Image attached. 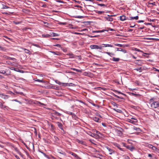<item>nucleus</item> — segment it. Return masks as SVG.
<instances>
[{"instance_id": "nucleus-1", "label": "nucleus", "mask_w": 159, "mask_h": 159, "mask_svg": "<svg viewBox=\"0 0 159 159\" xmlns=\"http://www.w3.org/2000/svg\"><path fill=\"white\" fill-rule=\"evenodd\" d=\"M153 98H152L150 100V103L151 104V107L154 108H157L159 107V101H153Z\"/></svg>"}, {"instance_id": "nucleus-2", "label": "nucleus", "mask_w": 159, "mask_h": 159, "mask_svg": "<svg viewBox=\"0 0 159 159\" xmlns=\"http://www.w3.org/2000/svg\"><path fill=\"white\" fill-rule=\"evenodd\" d=\"M118 129L115 130V132L118 135L120 136L122 134V131L123 129L119 127H118Z\"/></svg>"}, {"instance_id": "nucleus-3", "label": "nucleus", "mask_w": 159, "mask_h": 159, "mask_svg": "<svg viewBox=\"0 0 159 159\" xmlns=\"http://www.w3.org/2000/svg\"><path fill=\"white\" fill-rule=\"evenodd\" d=\"M90 48L91 49H101L102 48V46H99L98 45H92L90 46Z\"/></svg>"}, {"instance_id": "nucleus-4", "label": "nucleus", "mask_w": 159, "mask_h": 159, "mask_svg": "<svg viewBox=\"0 0 159 159\" xmlns=\"http://www.w3.org/2000/svg\"><path fill=\"white\" fill-rule=\"evenodd\" d=\"M120 20L121 21H124L125 20H129V18L128 17H126L125 16L123 15L120 16Z\"/></svg>"}, {"instance_id": "nucleus-5", "label": "nucleus", "mask_w": 159, "mask_h": 159, "mask_svg": "<svg viewBox=\"0 0 159 159\" xmlns=\"http://www.w3.org/2000/svg\"><path fill=\"white\" fill-rule=\"evenodd\" d=\"M134 63L135 64H137L139 66H141L143 64V63L142 62V61L140 60L135 61Z\"/></svg>"}, {"instance_id": "nucleus-6", "label": "nucleus", "mask_w": 159, "mask_h": 159, "mask_svg": "<svg viewBox=\"0 0 159 159\" xmlns=\"http://www.w3.org/2000/svg\"><path fill=\"white\" fill-rule=\"evenodd\" d=\"M87 134L89 135L92 137L93 138H96L95 137H97V135L93 133L90 131H88L86 132Z\"/></svg>"}, {"instance_id": "nucleus-7", "label": "nucleus", "mask_w": 159, "mask_h": 159, "mask_svg": "<svg viewBox=\"0 0 159 159\" xmlns=\"http://www.w3.org/2000/svg\"><path fill=\"white\" fill-rule=\"evenodd\" d=\"M114 16V15H108V17H105L104 18H105V19L107 20L108 21H111L113 20V18L111 17H110V16Z\"/></svg>"}, {"instance_id": "nucleus-8", "label": "nucleus", "mask_w": 159, "mask_h": 159, "mask_svg": "<svg viewBox=\"0 0 159 159\" xmlns=\"http://www.w3.org/2000/svg\"><path fill=\"white\" fill-rule=\"evenodd\" d=\"M57 126L58 127L61 129L63 130V125L61 123L59 122H57Z\"/></svg>"}, {"instance_id": "nucleus-9", "label": "nucleus", "mask_w": 159, "mask_h": 159, "mask_svg": "<svg viewBox=\"0 0 159 159\" xmlns=\"http://www.w3.org/2000/svg\"><path fill=\"white\" fill-rule=\"evenodd\" d=\"M107 149L108 151V152L109 154L111 155L114 152V151L113 150L107 147Z\"/></svg>"}, {"instance_id": "nucleus-10", "label": "nucleus", "mask_w": 159, "mask_h": 159, "mask_svg": "<svg viewBox=\"0 0 159 159\" xmlns=\"http://www.w3.org/2000/svg\"><path fill=\"white\" fill-rule=\"evenodd\" d=\"M50 36H51L54 37V36H59V34H58L57 33L52 32H50Z\"/></svg>"}, {"instance_id": "nucleus-11", "label": "nucleus", "mask_w": 159, "mask_h": 159, "mask_svg": "<svg viewBox=\"0 0 159 159\" xmlns=\"http://www.w3.org/2000/svg\"><path fill=\"white\" fill-rule=\"evenodd\" d=\"M115 145L120 150L124 151L125 150H124L123 148H120V146L118 144L116 143L115 144Z\"/></svg>"}, {"instance_id": "nucleus-12", "label": "nucleus", "mask_w": 159, "mask_h": 159, "mask_svg": "<svg viewBox=\"0 0 159 159\" xmlns=\"http://www.w3.org/2000/svg\"><path fill=\"white\" fill-rule=\"evenodd\" d=\"M116 48L117 49V51H121L122 52L124 53H126L127 52L125 50L121 48Z\"/></svg>"}, {"instance_id": "nucleus-13", "label": "nucleus", "mask_w": 159, "mask_h": 159, "mask_svg": "<svg viewBox=\"0 0 159 159\" xmlns=\"http://www.w3.org/2000/svg\"><path fill=\"white\" fill-rule=\"evenodd\" d=\"M52 114L53 115L57 116H60L61 115V114H60V113L58 112L57 111L55 110H54L53 111V113H52Z\"/></svg>"}, {"instance_id": "nucleus-14", "label": "nucleus", "mask_w": 159, "mask_h": 159, "mask_svg": "<svg viewBox=\"0 0 159 159\" xmlns=\"http://www.w3.org/2000/svg\"><path fill=\"white\" fill-rule=\"evenodd\" d=\"M66 55L69 56L70 58H75V55L72 53H69L66 54Z\"/></svg>"}, {"instance_id": "nucleus-15", "label": "nucleus", "mask_w": 159, "mask_h": 159, "mask_svg": "<svg viewBox=\"0 0 159 159\" xmlns=\"http://www.w3.org/2000/svg\"><path fill=\"white\" fill-rule=\"evenodd\" d=\"M129 18V20H132L134 19L136 20H137L139 19V16H136L135 17H133L130 16Z\"/></svg>"}, {"instance_id": "nucleus-16", "label": "nucleus", "mask_w": 159, "mask_h": 159, "mask_svg": "<svg viewBox=\"0 0 159 159\" xmlns=\"http://www.w3.org/2000/svg\"><path fill=\"white\" fill-rule=\"evenodd\" d=\"M57 152L59 153L62 154L65 156L66 155V153H65V152H63L61 150L57 149Z\"/></svg>"}, {"instance_id": "nucleus-17", "label": "nucleus", "mask_w": 159, "mask_h": 159, "mask_svg": "<svg viewBox=\"0 0 159 159\" xmlns=\"http://www.w3.org/2000/svg\"><path fill=\"white\" fill-rule=\"evenodd\" d=\"M92 119L95 121L98 122H99V120H100V119L96 117H93Z\"/></svg>"}, {"instance_id": "nucleus-18", "label": "nucleus", "mask_w": 159, "mask_h": 159, "mask_svg": "<svg viewBox=\"0 0 159 159\" xmlns=\"http://www.w3.org/2000/svg\"><path fill=\"white\" fill-rule=\"evenodd\" d=\"M143 69L142 67H140L139 68H135L134 69V70H135L137 71H139V72H142Z\"/></svg>"}, {"instance_id": "nucleus-19", "label": "nucleus", "mask_w": 159, "mask_h": 159, "mask_svg": "<svg viewBox=\"0 0 159 159\" xmlns=\"http://www.w3.org/2000/svg\"><path fill=\"white\" fill-rule=\"evenodd\" d=\"M103 45H104V46H102L103 47H113V46L111 44H102Z\"/></svg>"}, {"instance_id": "nucleus-20", "label": "nucleus", "mask_w": 159, "mask_h": 159, "mask_svg": "<svg viewBox=\"0 0 159 159\" xmlns=\"http://www.w3.org/2000/svg\"><path fill=\"white\" fill-rule=\"evenodd\" d=\"M51 52L55 55L58 56L61 55V53L58 52L51 51Z\"/></svg>"}, {"instance_id": "nucleus-21", "label": "nucleus", "mask_w": 159, "mask_h": 159, "mask_svg": "<svg viewBox=\"0 0 159 159\" xmlns=\"http://www.w3.org/2000/svg\"><path fill=\"white\" fill-rule=\"evenodd\" d=\"M111 60L114 61H118L120 60V59L118 58H115L113 57V58L111 59Z\"/></svg>"}, {"instance_id": "nucleus-22", "label": "nucleus", "mask_w": 159, "mask_h": 159, "mask_svg": "<svg viewBox=\"0 0 159 159\" xmlns=\"http://www.w3.org/2000/svg\"><path fill=\"white\" fill-rule=\"evenodd\" d=\"M129 122L133 124H135V123L137 122V120H132L131 119H129Z\"/></svg>"}, {"instance_id": "nucleus-23", "label": "nucleus", "mask_w": 159, "mask_h": 159, "mask_svg": "<svg viewBox=\"0 0 159 159\" xmlns=\"http://www.w3.org/2000/svg\"><path fill=\"white\" fill-rule=\"evenodd\" d=\"M0 73L2 74H5L6 75H10L9 74H7L6 73V71L4 70H0Z\"/></svg>"}, {"instance_id": "nucleus-24", "label": "nucleus", "mask_w": 159, "mask_h": 159, "mask_svg": "<svg viewBox=\"0 0 159 159\" xmlns=\"http://www.w3.org/2000/svg\"><path fill=\"white\" fill-rule=\"evenodd\" d=\"M42 36L43 38H49L50 37V34H43L42 35Z\"/></svg>"}, {"instance_id": "nucleus-25", "label": "nucleus", "mask_w": 159, "mask_h": 159, "mask_svg": "<svg viewBox=\"0 0 159 159\" xmlns=\"http://www.w3.org/2000/svg\"><path fill=\"white\" fill-rule=\"evenodd\" d=\"M76 142H78L79 143L83 144H84V142L81 140L77 139H76Z\"/></svg>"}, {"instance_id": "nucleus-26", "label": "nucleus", "mask_w": 159, "mask_h": 159, "mask_svg": "<svg viewBox=\"0 0 159 159\" xmlns=\"http://www.w3.org/2000/svg\"><path fill=\"white\" fill-rule=\"evenodd\" d=\"M8 98V95H4L3 94H2V97H1L2 98L4 99H7Z\"/></svg>"}, {"instance_id": "nucleus-27", "label": "nucleus", "mask_w": 159, "mask_h": 159, "mask_svg": "<svg viewBox=\"0 0 159 159\" xmlns=\"http://www.w3.org/2000/svg\"><path fill=\"white\" fill-rule=\"evenodd\" d=\"M71 69L74 71H76L77 72H82V70H81L77 69H76L74 68H71Z\"/></svg>"}, {"instance_id": "nucleus-28", "label": "nucleus", "mask_w": 159, "mask_h": 159, "mask_svg": "<svg viewBox=\"0 0 159 159\" xmlns=\"http://www.w3.org/2000/svg\"><path fill=\"white\" fill-rule=\"evenodd\" d=\"M113 91L116 92H117L121 94L124 95L125 96H126V95L125 94L123 93H122L121 92L119 91H117V90H114Z\"/></svg>"}, {"instance_id": "nucleus-29", "label": "nucleus", "mask_w": 159, "mask_h": 159, "mask_svg": "<svg viewBox=\"0 0 159 159\" xmlns=\"http://www.w3.org/2000/svg\"><path fill=\"white\" fill-rule=\"evenodd\" d=\"M9 107L6 106H4L3 105L2 107L1 108V109L3 110H8V108Z\"/></svg>"}, {"instance_id": "nucleus-30", "label": "nucleus", "mask_w": 159, "mask_h": 159, "mask_svg": "<svg viewBox=\"0 0 159 159\" xmlns=\"http://www.w3.org/2000/svg\"><path fill=\"white\" fill-rule=\"evenodd\" d=\"M9 69L11 70H14L16 71H17V70H18L19 69H18L16 68L12 67H10Z\"/></svg>"}, {"instance_id": "nucleus-31", "label": "nucleus", "mask_w": 159, "mask_h": 159, "mask_svg": "<svg viewBox=\"0 0 159 159\" xmlns=\"http://www.w3.org/2000/svg\"><path fill=\"white\" fill-rule=\"evenodd\" d=\"M95 11L96 13L98 14H101L102 13H104V11H98L97 10Z\"/></svg>"}, {"instance_id": "nucleus-32", "label": "nucleus", "mask_w": 159, "mask_h": 159, "mask_svg": "<svg viewBox=\"0 0 159 159\" xmlns=\"http://www.w3.org/2000/svg\"><path fill=\"white\" fill-rule=\"evenodd\" d=\"M97 4L100 6L101 7H107V5L103 4H100L99 3H97Z\"/></svg>"}, {"instance_id": "nucleus-33", "label": "nucleus", "mask_w": 159, "mask_h": 159, "mask_svg": "<svg viewBox=\"0 0 159 159\" xmlns=\"http://www.w3.org/2000/svg\"><path fill=\"white\" fill-rule=\"evenodd\" d=\"M105 53L107 54L108 55L110 56L111 57V55H114V54L112 53H111L108 52H105Z\"/></svg>"}, {"instance_id": "nucleus-34", "label": "nucleus", "mask_w": 159, "mask_h": 159, "mask_svg": "<svg viewBox=\"0 0 159 159\" xmlns=\"http://www.w3.org/2000/svg\"><path fill=\"white\" fill-rule=\"evenodd\" d=\"M35 81L41 83H43L44 81L43 80H40L37 78H35V80H34Z\"/></svg>"}, {"instance_id": "nucleus-35", "label": "nucleus", "mask_w": 159, "mask_h": 159, "mask_svg": "<svg viewBox=\"0 0 159 159\" xmlns=\"http://www.w3.org/2000/svg\"><path fill=\"white\" fill-rule=\"evenodd\" d=\"M96 132L97 134L96 135H97L98 136H100V135H102V134L97 130L96 131Z\"/></svg>"}, {"instance_id": "nucleus-36", "label": "nucleus", "mask_w": 159, "mask_h": 159, "mask_svg": "<svg viewBox=\"0 0 159 159\" xmlns=\"http://www.w3.org/2000/svg\"><path fill=\"white\" fill-rule=\"evenodd\" d=\"M70 153L75 157H78V155L75 153H74L73 152H70Z\"/></svg>"}, {"instance_id": "nucleus-37", "label": "nucleus", "mask_w": 159, "mask_h": 159, "mask_svg": "<svg viewBox=\"0 0 159 159\" xmlns=\"http://www.w3.org/2000/svg\"><path fill=\"white\" fill-rule=\"evenodd\" d=\"M2 101V102H0V108H1L2 107L3 104L5 103L3 101Z\"/></svg>"}, {"instance_id": "nucleus-38", "label": "nucleus", "mask_w": 159, "mask_h": 159, "mask_svg": "<svg viewBox=\"0 0 159 159\" xmlns=\"http://www.w3.org/2000/svg\"><path fill=\"white\" fill-rule=\"evenodd\" d=\"M150 145L152 146L151 148L153 150L157 151V148L156 147L153 146L152 145Z\"/></svg>"}, {"instance_id": "nucleus-39", "label": "nucleus", "mask_w": 159, "mask_h": 159, "mask_svg": "<svg viewBox=\"0 0 159 159\" xmlns=\"http://www.w3.org/2000/svg\"><path fill=\"white\" fill-rule=\"evenodd\" d=\"M34 104H35L38 105L39 104H41V105H43V104L42 103H41V102L38 101H36L34 102Z\"/></svg>"}, {"instance_id": "nucleus-40", "label": "nucleus", "mask_w": 159, "mask_h": 159, "mask_svg": "<svg viewBox=\"0 0 159 159\" xmlns=\"http://www.w3.org/2000/svg\"><path fill=\"white\" fill-rule=\"evenodd\" d=\"M114 45L115 46H119L120 47H122L123 46V45L122 44H118V43L114 44Z\"/></svg>"}, {"instance_id": "nucleus-41", "label": "nucleus", "mask_w": 159, "mask_h": 159, "mask_svg": "<svg viewBox=\"0 0 159 159\" xmlns=\"http://www.w3.org/2000/svg\"><path fill=\"white\" fill-rule=\"evenodd\" d=\"M134 149L135 148L133 146L131 145V146H130L129 150H130L131 151H133Z\"/></svg>"}, {"instance_id": "nucleus-42", "label": "nucleus", "mask_w": 159, "mask_h": 159, "mask_svg": "<svg viewBox=\"0 0 159 159\" xmlns=\"http://www.w3.org/2000/svg\"><path fill=\"white\" fill-rule=\"evenodd\" d=\"M50 88L53 89H58V87L57 86H52Z\"/></svg>"}, {"instance_id": "nucleus-43", "label": "nucleus", "mask_w": 159, "mask_h": 159, "mask_svg": "<svg viewBox=\"0 0 159 159\" xmlns=\"http://www.w3.org/2000/svg\"><path fill=\"white\" fill-rule=\"evenodd\" d=\"M134 129L136 131H139L140 130V129L139 128H137L135 127H134Z\"/></svg>"}, {"instance_id": "nucleus-44", "label": "nucleus", "mask_w": 159, "mask_h": 159, "mask_svg": "<svg viewBox=\"0 0 159 159\" xmlns=\"http://www.w3.org/2000/svg\"><path fill=\"white\" fill-rule=\"evenodd\" d=\"M9 8V7L4 5H3V7H2V8L3 9H7Z\"/></svg>"}, {"instance_id": "nucleus-45", "label": "nucleus", "mask_w": 159, "mask_h": 159, "mask_svg": "<svg viewBox=\"0 0 159 159\" xmlns=\"http://www.w3.org/2000/svg\"><path fill=\"white\" fill-rule=\"evenodd\" d=\"M75 18H77L82 19L84 18V16H75Z\"/></svg>"}, {"instance_id": "nucleus-46", "label": "nucleus", "mask_w": 159, "mask_h": 159, "mask_svg": "<svg viewBox=\"0 0 159 159\" xmlns=\"http://www.w3.org/2000/svg\"><path fill=\"white\" fill-rule=\"evenodd\" d=\"M24 50L25 51V53H29V52H30V51L29 50L26 49L25 48H24Z\"/></svg>"}, {"instance_id": "nucleus-47", "label": "nucleus", "mask_w": 159, "mask_h": 159, "mask_svg": "<svg viewBox=\"0 0 159 159\" xmlns=\"http://www.w3.org/2000/svg\"><path fill=\"white\" fill-rule=\"evenodd\" d=\"M55 82L58 84L61 85L62 83L57 80H55Z\"/></svg>"}, {"instance_id": "nucleus-48", "label": "nucleus", "mask_w": 159, "mask_h": 159, "mask_svg": "<svg viewBox=\"0 0 159 159\" xmlns=\"http://www.w3.org/2000/svg\"><path fill=\"white\" fill-rule=\"evenodd\" d=\"M113 110L115 111H117V112H119V113H120L121 111V110H119V109H116L114 108Z\"/></svg>"}, {"instance_id": "nucleus-49", "label": "nucleus", "mask_w": 159, "mask_h": 159, "mask_svg": "<svg viewBox=\"0 0 159 159\" xmlns=\"http://www.w3.org/2000/svg\"><path fill=\"white\" fill-rule=\"evenodd\" d=\"M8 59L10 60H13L14 61H15L16 60V59L15 58H12L11 57H9Z\"/></svg>"}, {"instance_id": "nucleus-50", "label": "nucleus", "mask_w": 159, "mask_h": 159, "mask_svg": "<svg viewBox=\"0 0 159 159\" xmlns=\"http://www.w3.org/2000/svg\"><path fill=\"white\" fill-rule=\"evenodd\" d=\"M155 3L156 2H152V3H148V4L149 5H152V6H156V5L155 4Z\"/></svg>"}, {"instance_id": "nucleus-51", "label": "nucleus", "mask_w": 159, "mask_h": 159, "mask_svg": "<svg viewBox=\"0 0 159 159\" xmlns=\"http://www.w3.org/2000/svg\"><path fill=\"white\" fill-rule=\"evenodd\" d=\"M111 103L114 106H116L117 107H118V105L115 102H113L112 103Z\"/></svg>"}, {"instance_id": "nucleus-52", "label": "nucleus", "mask_w": 159, "mask_h": 159, "mask_svg": "<svg viewBox=\"0 0 159 159\" xmlns=\"http://www.w3.org/2000/svg\"><path fill=\"white\" fill-rule=\"evenodd\" d=\"M71 116H72V117L74 119H75L76 118V116L74 113H73V114H72Z\"/></svg>"}, {"instance_id": "nucleus-53", "label": "nucleus", "mask_w": 159, "mask_h": 159, "mask_svg": "<svg viewBox=\"0 0 159 159\" xmlns=\"http://www.w3.org/2000/svg\"><path fill=\"white\" fill-rule=\"evenodd\" d=\"M32 45H33V46H36V47H40L39 46V45H38V44L33 43L32 44Z\"/></svg>"}, {"instance_id": "nucleus-54", "label": "nucleus", "mask_w": 159, "mask_h": 159, "mask_svg": "<svg viewBox=\"0 0 159 159\" xmlns=\"http://www.w3.org/2000/svg\"><path fill=\"white\" fill-rule=\"evenodd\" d=\"M124 157L125 159H130V158L128 156L125 155L124 156Z\"/></svg>"}, {"instance_id": "nucleus-55", "label": "nucleus", "mask_w": 159, "mask_h": 159, "mask_svg": "<svg viewBox=\"0 0 159 159\" xmlns=\"http://www.w3.org/2000/svg\"><path fill=\"white\" fill-rule=\"evenodd\" d=\"M23 143L24 144V145H25V147L26 148L28 149H29L30 148H29V147L27 146V145L24 142H23Z\"/></svg>"}, {"instance_id": "nucleus-56", "label": "nucleus", "mask_w": 159, "mask_h": 159, "mask_svg": "<svg viewBox=\"0 0 159 159\" xmlns=\"http://www.w3.org/2000/svg\"><path fill=\"white\" fill-rule=\"evenodd\" d=\"M88 36H89V37H90L91 38L96 37H98V35L92 36L89 34L88 35Z\"/></svg>"}, {"instance_id": "nucleus-57", "label": "nucleus", "mask_w": 159, "mask_h": 159, "mask_svg": "<svg viewBox=\"0 0 159 159\" xmlns=\"http://www.w3.org/2000/svg\"><path fill=\"white\" fill-rule=\"evenodd\" d=\"M53 46H54L57 47L59 48H60L61 47V45L58 44H57L55 45H54Z\"/></svg>"}, {"instance_id": "nucleus-58", "label": "nucleus", "mask_w": 159, "mask_h": 159, "mask_svg": "<svg viewBox=\"0 0 159 159\" xmlns=\"http://www.w3.org/2000/svg\"><path fill=\"white\" fill-rule=\"evenodd\" d=\"M58 24H59V25H66V23H64V22H60L59 23H58Z\"/></svg>"}, {"instance_id": "nucleus-59", "label": "nucleus", "mask_w": 159, "mask_h": 159, "mask_svg": "<svg viewBox=\"0 0 159 159\" xmlns=\"http://www.w3.org/2000/svg\"><path fill=\"white\" fill-rule=\"evenodd\" d=\"M43 154L44 155V156L45 157H46V158H48V159H49V157L46 154H45V153H44Z\"/></svg>"}, {"instance_id": "nucleus-60", "label": "nucleus", "mask_w": 159, "mask_h": 159, "mask_svg": "<svg viewBox=\"0 0 159 159\" xmlns=\"http://www.w3.org/2000/svg\"><path fill=\"white\" fill-rule=\"evenodd\" d=\"M153 70H154L156 71H158L159 72V70L157 69L155 67H153Z\"/></svg>"}, {"instance_id": "nucleus-61", "label": "nucleus", "mask_w": 159, "mask_h": 159, "mask_svg": "<svg viewBox=\"0 0 159 159\" xmlns=\"http://www.w3.org/2000/svg\"><path fill=\"white\" fill-rule=\"evenodd\" d=\"M131 94L133 95H134V96H140V95L139 94H136V93H131Z\"/></svg>"}, {"instance_id": "nucleus-62", "label": "nucleus", "mask_w": 159, "mask_h": 159, "mask_svg": "<svg viewBox=\"0 0 159 159\" xmlns=\"http://www.w3.org/2000/svg\"><path fill=\"white\" fill-rule=\"evenodd\" d=\"M73 112H70V111H67L66 113L67 114H69V115H72V114H73Z\"/></svg>"}, {"instance_id": "nucleus-63", "label": "nucleus", "mask_w": 159, "mask_h": 159, "mask_svg": "<svg viewBox=\"0 0 159 159\" xmlns=\"http://www.w3.org/2000/svg\"><path fill=\"white\" fill-rule=\"evenodd\" d=\"M13 23L15 24L16 25H18V24H20V22H16L15 21H13Z\"/></svg>"}, {"instance_id": "nucleus-64", "label": "nucleus", "mask_w": 159, "mask_h": 159, "mask_svg": "<svg viewBox=\"0 0 159 159\" xmlns=\"http://www.w3.org/2000/svg\"><path fill=\"white\" fill-rule=\"evenodd\" d=\"M17 71L20 72V73H23L24 71L23 70H20L19 69L18 70H17Z\"/></svg>"}]
</instances>
